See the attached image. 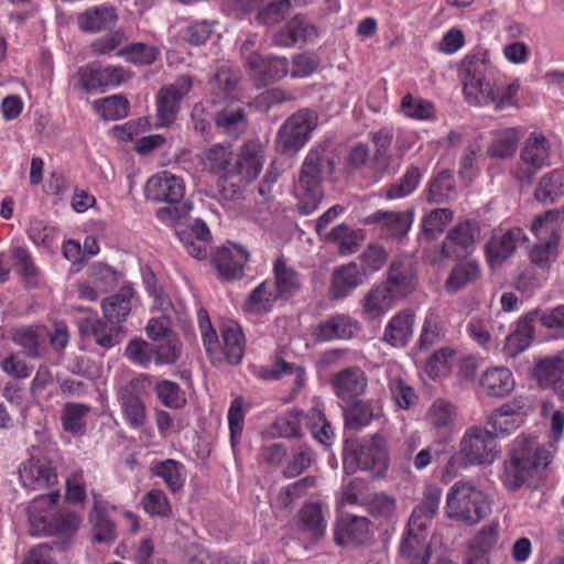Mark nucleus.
<instances>
[{"label": "nucleus", "mask_w": 564, "mask_h": 564, "mask_svg": "<svg viewBox=\"0 0 564 564\" xmlns=\"http://www.w3.org/2000/svg\"><path fill=\"white\" fill-rule=\"evenodd\" d=\"M151 473L153 476L162 478L172 492L180 491L185 484V467L174 459L155 463L151 467Z\"/></svg>", "instance_id": "79ce46f5"}, {"label": "nucleus", "mask_w": 564, "mask_h": 564, "mask_svg": "<svg viewBox=\"0 0 564 564\" xmlns=\"http://www.w3.org/2000/svg\"><path fill=\"white\" fill-rule=\"evenodd\" d=\"M443 337L444 326L441 318L434 313H429L422 325L419 349L427 350L440 343Z\"/></svg>", "instance_id": "864d4df0"}, {"label": "nucleus", "mask_w": 564, "mask_h": 564, "mask_svg": "<svg viewBox=\"0 0 564 564\" xmlns=\"http://www.w3.org/2000/svg\"><path fill=\"white\" fill-rule=\"evenodd\" d=\"M564 195V175L560 171H552L544 175L534 192V197L541 203H553Z\"/></svg>", "instance_id": "49530a36"}, {"label": "nucleus", "mask_w": 564, "mask_h": 564, "mask_svg": "<svg viewBox=\"0 0 564 564\" xmlns=\"http://www.w3.org/2000/svg\"><path fill=\"white\" fill-rule=\"evenodd\" d=\"M324 162L332 171L333 162L330 160H324L319 150L310 151L301 171L300 185L319 186Z\"/></svg>", "instance_id": "de8ad7c7"}, {"label": "nucleus", "mask_w": 564, "mask_h": 564, "mask_svg": "<svg viewBox=\"0 0 564 564\" xmlns=\"http://www.w3.org/2000/svg\"><path fill=\"white\" fill-rule=\"evenodd\" d=\"M532 410V401L529 397L519 395L512 399L510 402L502 404L496 414V422L500 427V432L507 431L502 429V425L508 424V417H516L517 421L522 422L525 416Z\"/></svg>", "instance_id": "09e8293b"}, {"label": "nucleus", "mask_w": 564, "mask_h": 564, "mask_svg": "<svg viewBox=\"0 0 564 564\" xmlns=\"http://www.w3.org/2000/svg\"><path fill=\"white\" fill-rule=\"evenodd\" d=\"M248 260L249 253L237 245L224 246L213 258L219 276L227 281L240 279Z\"/></svg>", "instance_id": "dca6fc26"}, {"label": "nucleus", "mask_w": 564, "mask_h": 564, "mask_svg": "<svg viewBox=\"0 0 564 564\" xmlns=\"http://www.w3.org/2000/svg\"><path fill=\"white\" fill-rule=\"evenodd\" d=\"M432 554L430 543L422 534L408 530L400 545V557L404 564H427Z\"/></svg>", "instance_id": "7c9ffc66"}, {"label": "nucleus", "mask_w": 564, "mask_h": 564, "mask_svg": "<svg viewBox=\"0 0 564 564\" xmlns=\"http://www.w3.org/2000/svg\"><path fill=\"white\" fill-rule=\"evenodd\" d=\"M47 327L36 325L15 329L12 334V340L22 347L26 357L36 359L43 357L47 350Z\"/></svg>", "instance_id": "4be33fe9"}, {"label": "nucleus", "mask_w": 564, "mask_h": 564, "mask_svg": "<svg viewBox=\"0 0 564 564\" xmlns=\"http://www.w3.org/2000/svg\"><path fill=\"white\" fill-rule=\"evenodd\" d=\"M90 408L82 403L65 404L62 422L64 430L75 435H80L85 431L84 417Z\"/></svg>", "instance_id": "6e6d98bb"}, {"label": "nucleus", "mask_w": 564, "mask_h": 564, "mask_svg": "<svg viewBox=\"0 0 564 564\" xmlns=\"http://www.w3.org/2000/svg\"><path fill=\"white\" fill-rule=\"evenodd\" d=\"M330 384L340 400L351 401L365 393L368 378L359 367H347L332 376Z\"/></svg>", "instance_id": "2eb2a0df"}, {"label": "nucleus", "mask_w": 564, "mask_h": 564, "mask_svg": "<svg viewBox=\"0 0 564 564\" xmlns=\"http://www.w3.org/2000/svg\"><path fill=\"white\" fill-rule=\"evenodd\" d=\"M370 521L366 517L348 516L337 523L335 542L338 545H359L370 539Z\"/></svg>", "instance_id": "412c9836"}, {"label": "nucleus", "mask_w": 564, "mask_h": 564, "mask_svg": "<svg viewBox=\"0 0 564 564\" xmlns=\"http://www.w3.org/2000/svg\"><path fill=\"white\" fill-rule=\"evenodd\" d=\"M480 386L488 395L502 398L514 389V379L509 369L492 368L484 372Z\"/></svg>", "instance_id": "4c0bfd02"}, {"label": "nucleus", "mask_w": 564, "mask_h": 564, "mask_svg": "<svg viewBox=\"0 0 564 564\" xmlns=\"http://www.w3.org/2000/svg\"><path fill=\"white\" fill-rule=\"evenodd\" d=\"M551 459V453L538 442L536 437H518L513 442L510 459L505 465V486L512 491L524 484L535 487L544 477Z\"/></svg>", "instance_id": "f257e3e1"}, {"label": "nucleus", "mask_w": 564, "mask_h": 564, "mask_svg": "<svg viewBox=\"0 0 564 564\" xmlns=\"http://www.w3.org/2000/svg\"><path fill=\"white\" fill-rule=\"evenodd\" d=\"M398 297L382 283L369 290L362 300V315L376 319L388 312Z\"/></svg>", "instance_id": "2f4dec72"}, {"label": "nucleus", "mask_w": 564, "mask_h": 564, "mask_svg": "<svg viewBox=\"0 0 564 564\" xmlns=\"http://www.w3.org/2000/svg\"><path fill=\"white\" fill-rule=\"evenodd\" d=\"M354 326L348 316L337 314L316 324L313 336L322 341L350 339L354 336Z\"/></svg>", "instance_id": "c756f323"}, {"label": "nucleus", "mask_w": 564, "mask_h": 564, "mask_svg": "<svg viewBox=\"0 0 564 564\" xmlns=\"http://www.w3.org/2000/svg\"><path fill=\"white\" fill-rule=\"evenodd\" d=\"M412 223L411 210H377L365 219V224L373 226L381 237L393 240H401L410 230Z\"/></svg>", "instance_id": "f8f14e48"}, {"label": "nucleus", "mask_w": 564, "mask_h": 564, "mask_svg": "<svg viewBox=\"0 0 564 564\" xmlns=\"http://www.w3.org/2000/svg\"><path fill=\"white\" fill-rule=\"evenodd\" d=\"M533 339L532 326L528 322H520L517 329L509 334L505 341V352L514 358L527 349Z\"/></svg>", "instance_id": "3c124183"}, {"label": "nucleus", "mask_w": 564, "mask_h": 564, "mask_svg": "<svg viewBox=\"0 0 564 564\" xmlns=\"http://www.w3.org/2000/svg\"><path fill=\"white\" fill-rule=\"evenodd\" d=\"M265 147L258 139L246 141L239 150L237 161L232 165V176H238L241 182L250 183L256 180L263 166Z\"/></svg>", "instance_id": "ddd939ff"}, {"label": "nucleus", "mask_w": 564, "mask_h": 564, "mask_svg": "<svg viewBox=\"0 0 564 564\" xmlns=\"http://www.w3.org/2000/svg\"><path fill=\"white\" fill-rule=\"evenodd\" d=\"M326 239L336 242L338 245V252L346 256L355 253L359 249L365 240V235L361 229H351L341 224L334 227L327 234Z\"/></svg>", "instance_id": "37998d69"}, {"label": "nucleus", "mask_w": 564, "mask_h": 564, "mask_svg": "<svg viewBox=\"0 0 564 564\" xmlns=\"http://www.w3.org/2000/svg\"><path fill=\"white\" fill-rule=\"evenodd\" d=\"M176 234L189 256L198 260L207 257L212 235L204 221L196 219L189 227L185 228L178 224Z\"/></svg>", "instance_id": "f3484780"}, {"label": "nucleus", "mask_w": 564, "mask_h": 564, "mask_svg": "<svg viewBox=\"0 0 564 564\" xmlns=\"http://www.w3.org/2000/svg\"><path fill=\"white\" fill-rule=\"evenodd\" d=\"M378 415L379 412H375L371 402L358 400L345 414L346 425L351 430H359Z\"/></svg>", "instance_id": "5fc2aeb1"}, {"label": "nucleus", "mask_w": 564, "mask_h": 564, "mask_svg": "<svg viewBox=\"0 0 564 564\" xmlns=\"http://www.w3.org/2000/svg\"><path fill=\"white\" fill-rule=\"evenodd\" d=\"M291 8V0H274L267 3L257 13V21L271 26L282 22Z\"/></svg>", "instance_id": "bf43d9fd"}, {"label": "nucleus", "mask_w": 564, "mask_h": 564, "mask_svg": "<svg viewBox=\"0 0 564 564\" xmlns=\"http://www.w3.org/2000/svg\"><path fill=\"white\" fill-rule=\"evenodd\" d=\"M221 335L226 359L231 365H238L245 354V339L240 327L236 324L225 325Z\"/></svg>", "instance_id": "a18cd8bd"}, {"label": "nucleus", "mask_w": 564, "mask_h": 564, "mask_svg": "<svg viewBox=\"0 0 564 564\" xmlns=\"http://www.w3.org/2000/svg\"><path fill=\"white\" fill-rule=\"evenodd\" d=\"M231 158L232 152L229 147L215 144L202 152L200 163L204 170L229 177L232 176Z\"/></svg>", "instance_id": "e433bc0d"}, {"label": "nucleus", "mask_w": 564, "mask_h": 564, "mask_svg": "<svg viewBox=\"0 0 564 564\" xmlns=\"http://www.w3.org/2000/svg\"><path fill=\"white\" fill-rule=\"evenodd\" d=\"M456 194V184L453 172L443 170L430 183L427 200L434 204H443L452 199Z\"/></svg>", "instance_id": "c03bdc74"}, {"label": "nucleus", "mask_w": 564, "mask_h": 564, "mask_svg": "<svg viewBox=\"0 0 564 564\" xmlns=\"http://www.w3.org/2000/svg\"><path fill=\"white\" fill-rule=\"evenodd\" d=\"M118 401L121 410L133 429L142 427L147 422V410L141 399V387L138 379L118 390Z\"/></svg>", "instance_id": "4468645a"}, {"label": "nucleus", "mask_w": 564, "mask_h": 564, "mask_svg": "<svg viewBox=\"0 0 564 564\" xmlns=\"http://www.w3.org/2000/svg\"><path fill=\"white\" fill-rule=\"evenodd\" d=\"M19 477L25 488L45 490L57 484V473L51 459L32 456L19 467Z\"/></svg>", "instance_id": "9b49d317"}, {"label": "nucleus", "mask_w": 564, "mask_h": 564, "mask_svg": "<svg viewBox=\"0 0 564 564\" xmlns=\"http://www.w3.org/2000/svg\"><path fill=\"white\" fill-rule=\"evenodd\" d=\"M414 314L403 311L388 323L383 339L393 347H404L413 334Z\"/></svg>", "instance_id": "f704fd0d"}, {"label": "nucleus", "mask_w": 564, "mask_h": 564, "mask_svg": "<svg viewBox=\"0 0 564 564\" xmlns=\"http://www.w3.org/2000/svg\"><path fill=\"white\" fill-rule=\"evenodd\" d=\"M153 350L156 365H173L181 356L182 344L178 336H171L167 339L154 341Z\"/></svg>", "instance_id": "4d7b16f0"}, {"label": "nucleus", "mask_w": 564, "mask_h": 564, "mask_svg": "<svg viewBox=\"0 0 564 564\" xmlns=\"http://www.w3.org/2000/svg\"><path fill=\"white\" fill-rule=\"evenodd\" d=\"M299 528L312 540L322 539L327 529L324 506L321 502L305 503L299 512Z\"/></svg>", "instance_id": "cd10ccee"}, {"label": "nucleus", "mask_w": 564, "mask_h": 564, "mask_svg": "<svg viewBox=\"0 0 564 564\" xmlns=\"http://www.w3.org/2000/svg\"><path fill=\"white\" fill-rule=\"evenodd\" d=\"M550 143L541 132H531L520 151L519 160L512 172L521 187L530 186L538 172L550 162Z\"/></svg>", "instance_id": "39448f33"}, {"label": "nucleus", "mask_w": 564, "mask_h": 564, "mask_svg": "<svg viewBox=\"0 0 564 564\" xmlns=\"http://www.w3.org/2000/svg\"><path fill=\"white\" fill-rule=\"evenodd\" d=\"M193 79L180 76L174 83L164 85L156 95V126L167 127L174 122L181 100L189 93Z\"/></svg>", "instance_id": "9d476101"}, {"label": "nucleus", "mask_w": 564, "mask_h": 564, "mask_svg": "<svg viewBox=\"0 0 564 564\" xmlns=\"http://www.w3.org/2000/svg\"><path fill=\"white\" fill-rule=\"evenodd\" d=\"M375 518L390 519L397 509V501L384 492L372 494L365 506Z\"/></svg>", "instance_id": "e2e57ef3"}, {"label": "nucleus", "mask_w": 564, "mask_h": 564, "mask_svg": "<svg viewBox=\"0 0 564 564\" xmlns=\"http://www.w3.org/2000/svg\"><path fill=\"white\" fill-rule=\"evenodd\" d=\"M370 140L375 150L371 158V169L379 175L386 173L391 164V144L393 141V132L391 129L383 128L375 132H370Z\"/></svg>", "instance_id": "72a5a7b5"}, {"label": "nucleus", "mask_w": 564, "mask_h": 564, "mask_svg": "<svg viewBox=\"0 0 564 564\" xmlns=\"http://www.w3.org/2000/svg\"><path fill=\"white\" fill-rule=\"evenodd\" d=\"M313 462L314 454L312 449L305 444L300 445L288 463L283 474L286 477H296L310 468Z\"/></svg>", "instance_id": "774afa93"}, {"label": "nucleus", "mask_w": 564, "mask_h": 564, "mask_svg": "<svg viewBox=\"0 0 564 564\" xmlns=\"http://www.w3.org/2000/svg\"><path fill=\"white\" fill-rule=\"evenodd\" d=\"M214 121L218 132L231 139H238L248 127L247 112L238 105H228L218 110Z\"/></svg>", "instance_id": "b1692460"}, {"label": "nucleus", "mask_w": 564, "mask_h": 564, "mask_svg": "<svg viewBox=\"0 0 564 564\" xmlns=\"http://www.w3.org/2000/svg\"><path fill=\"white\" fill-rule=\"evenodd\" d=\"M525 237L520 228L506 231L500 236H495L486 246L487 257L491 263H501L512 254L517 246Z\"/></svg>", "instance_id": "473e14b6"}, {"label": "nucleus", "mask_w": 564, "mask_h": 564, "mask_svg": "<svg viewBox=\"0 0 564 564\" xmlns=\"http://www.w3.org/2000/svg\"><path fill=\"white\" fill-rule=\"evenodd\" d=\"M558 243L555 240H536L530 250L532 263L540 268H547L557 257Z\"/></svg>", "instance_id": "69168bd1"}, {"label": "nucleus", "mask_w": 564, "mask_h": 564, "mask_svg": "<svg viewBox=\"0 0 564 564\" xmlns=\"http://www.w3.org/2000/svg\"><path fill=\"white\" fill-rule=\"evenodd\" d=\"M158 54L159 51L155 46L144 43L129 44L118 52V55L135 66L151 65L158 58Z\"/></svg>", "instance_id": "603ef678"}, {"label": "nucleus", "mask_w": 564, "mask_h": 564, "mask_svg": "<svg viewBox=\"0 0 564 564\" xmlns=\"http://www.w3.org/2000/svg\"><path fill=\"white\" fill-rule=\"evenodd\" d=\"M345 469L354 473L356 469L372 471L380 477L388 468L386 441L381 435H373L361 442H347L344 456Z\"/></svg>", "instance_id": "20e7f679"}, {"label": "nucleus", "mask_w": 564, "mask_h": 564, "mask_svg": "<svg viewBox=\"0 0 564 564\" xmlns=\"http://www.w3.org/2000/svg\"><path fill=\"white\" fill-rule=\"evenodd\" d=\"M276 300L272 283L263 282L251 292L246 305L251 312H267Z\"/></svg>", "instance_id": "052dcab7"}, {"label": "nucleus", "mask_w": 564, "mask_h": 564, "mask_svg": "<svg viewBox=\"0 0 564 564\" xmlns=\"http://www.w3.org/2000/svg\"><path fill=\"white\" fill-rule=\"evenodd\" d=\"M365 281V272L355 262L334 269L330 278L329 297L339 300L346 297L354 289Z\"/></svg>", "instance_id": "a211bd4d"}, {"label": "nucleus", "mask_w": 564, "mask_h": 564, "mask_svg": "<svg viewBox=\"0 0 564 564\" xmlns=\"http://www.w3.org/2000/svg\"><path fill=\"white\" fill-rule=\"evenodd\" d=\"M318 124V116L310 109H301L290 116L276 135V148L284 155H293L308 141Z\"/></svg>", "instance_id": "423d86ee"}, {"label": "nucleus", "mask_w": 564, "mask_h": 564, "mask_svg": "<svg viewBox=\"0 0 564 564\" xmlns=\"http://www.w3.org/2000/svg\"><path fill=\"white\" fill-rule=\"evenodd\" d=\"M445 514L468 525L478 523L490 510L487 496L470 481L455 482L446 496Z\"/></svg>", "instance_id": "f03ea898"}, {"label": "nucleus", "mask_w": 564, "mask_h": 564, "mask_svg": "<svg viewBox=\"0 0 564 564\" xmlns=\"http://www.w3.org/2000/svg\"><path fill=\"white\" fill-rule=\"evenodd\" d=\"M534 377L541 388L564 395V358L554 356L539 360L534 366Z\"/></svg>", "instance_id": "aec40b11"}, {"label": "nucleus", "mask_w": 564, "mask_h": 564, "mask_svg": "<svg viewBox=\"0 0 564 564\" xmlns=\"http://www.w3.org/2000/svg\"><path fill=\"white\" fill-rule=\"evenodd\" d=\"M399 299L410 294L415 286V274L409 260L398 259L391 262L386 283Z\"/></svg>", "instance_id": "bb28decb"}, {"label": "nucleus", "mask_w": 564, "mask_h": 564, "mask_svg": "<svg viewBox=\"0 0 564 564\" xmlns=\"http://www.w3.org/2000/svg\"><path fill=\"white\" fill-rule=\"evenodd\" d=\"M481 238L480 225L476 220H465L453 227L431 260L463 259L470 254Z\"/></svg>", "instance_id": "0eeeda50"}, {"label": "nucleus", "mask_w": 564, "mask_h": 564, "mask_svg": "<svg viewBox=\"0 0 564 564\" xmlns=\"http://www.w3.org/2000/svg\"><path fill=\"white\" fill-rule=\"evenodd\" d=\"M401 111L409 118L430 119L434 113V106L431 101L414 98L411 94H406L401 101Z\"/></svg>", "instance_id": "0e129e2a"}, {"label": "nucleus", "mask_w": 564, "mask_h": 564, "mask_svg": "<svg viewBox=\"0 0 564 564\" xmlns=\"http://www.w3.org/2000/svg\"><path fill=\"white\" fill-rule=\"evenodd\" d=\"M95 109L105 120H118L128 115L129 102L122 96H112L96 101Z\"/></svg>", "instance_id": "13d9d810"}, {"label": "nucleus", "mask_w": 564, "mask_h": 564, "mask_svg": "<svg viewBox=\"0 0 564 564\" xmlns=\"http://www.w3.org/2000/svg\"><path fill=\"white\" fill-rule=\"evenodd\" d=\"M133 296V290L130 286H123L115 295L107 297L102 302V313L105 318L112 325L120 326L131 311L130 300Z\"/></svg>", "instance_id": "c9c22d12"}, {"label": "nucleus", "mask_w": 564, "mask_h": 564, "mask_svg": "<svg viewBox=\"0 0 564 564\" xmlns=\"http://www.w3.org/2000/svg\"><path fill=\"white\" fill-rule=\"evenodd\" d=\"M564 228V209H551L534 218L531 224V231L536 240H555L560 242L561 232Z\"/></svg>", "instance_id": "c85d7f7f"}, {"label": "nucleus", "mask_w": 564, "mask_h": 564, "mask_svg": "<svg viewBox=\"0 0 564 564\" xmlns=\"http://www.w3.org/2000/svg\"><path fill=\"white\" fill-rule=\"evenodd\" d=\"M479 265L474 260H466L456 263L451 270L444 289L448 293H455L463 290L466 285L474 282L479 276Z\"/></svg>", "instance_id": "a19ab883"}, {"label": "nucleus", "mask_w": 564, "mask_h": 564, "mask_svg": "<svg viewBox=\"0 0 564 564\" xmlns=\"http://www.w3.org/2000/svg\"><path fill=\"white\" fill-rule=\"evenodd\" d=\"M442 497L441 488L430 486L425 489L420 503L413 509L409 519V529L423 531L435 517Z\"/></svg>", "instance_id": "393cba45"}, {"label": "nucleus", "mask_w": 564, "mask_h": 564, "mask_svg": "<svg viewBox=\"0 0 564 564\" xmlns=\"http://www.w3.org/2000/svg\"><path fill=\"white\" fill-rule=\"evenodd\" d=\"M463 84L465 99L470 106L488 105L497 101V108L512 105L513 97L519 88L517 83H512L500 95L492 88L485 73H466Z\"/></svg>", "instance_id": "6e6552de"}, {"label": "nucleus", "mask_w": 564, "mask_h": 564, "mask_svg": "<svg viewBox=\"0 0 564 564\" xmlns=\"http://www.w3.org/2000/svg\"><path fill=\"white\" fill-rule=\"evenodd\" d=\"M522 137L523 130L520 127L495 130L492 140L487 148V155L498 160L511 159L516 154Z\"/></svg>", "instance_id": "a878e982"}, {"label": "nucleus", "mask_w": 564, "mask_h": 564, "mask_svg": "<svg viewBox=\"0 0 564 564\" xmlns=\"http://www.w3.org/2000/svg\"><path fill=\"white\" fill-rule=\"evenodd\" d=\"M541 416L549 422L550 438L557 443L564 433V412L556 409L551 401L544 400L541 404Z\"/></svg>", "instance_id": "680f3d73"}, {"label": "nucleus", "mask_w": 564, "mask_h": 564, "mask_svg": "<svg viewBox=\"0 0 564 564\" xmlns=\"http://www.w3.org/2000/svg\"><path fill=\"white\" fill-rule=\"evenodd\" d=\"M455 416V406L445 400H436L427 413L431 425L444 434L451 429Z\"/></svg>", "instance_id": "8fccbe9b"}, {"label": "nucleus", "mask_w": 564, "mask_h": 564, "mask_svg": "<svg viewBox=\"0 0 564 564\" xmlns=\"http://www.w3.org/2000/svg\"><path fill=\"white\" fill-rule=\"evenodd\" d=\"M273 270L275 282L272 284V289L278 300L293 296L301 288L297 272L288 267L283 258L275 260Z\"/></svg>", "instance_id": "ea45409f"}, {"label": "nucleus", "mask_w": 564, "mask_h": 564, "mask_svg": "<svg viewBox=\"0 0 564 564\" xmlns=\"http://www.w3.org/2000/svg\"><path fill=\"white\" fill-rule=\"evenodd\" d=\"M130 78V73H78L77 85L87 93H105Z\"/></svg>", "instance_id": "58836bf2"}, {"label": "nucleus", "mask_w": 564, "mask_h": 564, "mask_svg": "<svg viewBox=\"0 0 564 564\" xmlns=\"http://www.w3.org/2000/svg\"><path fill=\"white\" fill-rule=\"evenodd\" d=\"M144 192L148 199L165 202L171 205L159 210L158 214L161 218L170 217L180 220L191 209L189 204L181 203L185 192L183 180L169 171H163L150 177Z\"/></svg>", "instance_id": "7ed1b4c3"}, {"label": "nucleus", "mask_w": 564, "mask_h": 564, "mask_svg": "<svg viewBox=\"0 0 564 564\" xmlns=\"http://www.w3.org/2000/svg\"><path fill=\"white\" fill-rule=\"evenodd\" d=\"M145 512L156 517H169L172 509L166 495L160 489L150 490L142 499Z\"/></svg>", "instance_id": "338daca9"}, {"label": "nucleus", "mask_w": 564, "mask_h": 564, "mask_svg": "<svg viewBox=\"0 0 564 564\" xmlns=\"http://www.w3.org/2000/svg\"><path fill=\"white\" fill-rule=\"evenodd\" d=\"M118 20L113 7L98 6L77 14V25L82 32L97 33L112 29Z\"/></svg>", "instance_id": "5701e85b"}, {"label": "nucleus", "mask_w": 564, "mask_h": 564, "mask_svg": "<svg viewBox=\"0 0 564 564\" xmlns=\"http://www.w3.org/2000/svg\"><path fill=\"white\" fill-rule=\"evenodd\" d=\"M460 454L467 463L476 465H490L495 462L499 451L496 436L481 427L468 429L460 442Z\"/></svg>", "instance_id": "1a4fd4ad"}, {"label": "nucleus", "mask_w": 564, "mask_h": 564, "mask_svg": "<svg viewBox=\"0 0 564 564\" xmlns=\"http://www.w3.org/2000/svg\"><path fill=\"white\" fill-rule=\"evenodd\" d=\"M82 336L93 337L104 349H110L121 341V326L110 324L100 318H84L78 323Z\"/></svg>", "instance_id": "6ab92c4d"}]
</instances>
